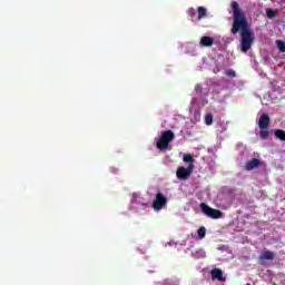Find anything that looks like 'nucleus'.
<instances>
[{
  "label": "nucleus",
  "instance_id": "20",
  "mask_svg": "<svg viewBox=\"0 0 285 285\" xmlns=\"http://www.w3.org/2000/svg\"><path fill=\"white\" fill-rule=\"evenodd\" d=\"M226 76H227V77L235 78V77H237V73L235 72V70L229 69V70L226 71Z\"/></svg>",
  "mask_w": 285,
  "mask_h": 285
},
{
  "label": "nucleus",
  "instance_id": "9",
  "mask_svg": "<svg viewBox=\"0 0 285 285\" xmlns=\"http://www.w3.org/2000/svg\"><path fill=\"white\" fill-rule=\"evenodd\" d=\"M262 165V161L257 158H253L248 160L245 165L246 170H254V168H258Z\"/></svg>",
  "mask_w": 285,
  "mask_h": 285
},
{
  "label": "nucleus",
  "instance_id": "22",
  "mask_svg": "<svg viewBox=\"0 0 285 285\" xmlns=\"http://www.w3.org/2000/svg\"><path fill=\"white\" fill-rule=\"evenodd\" d=\"M195 90H196V92H203L204 89L199 85H197L195 87Z\"/></svg>",
  "mask_w": 285,
  "mask_h": 285
},
{
  "label": "nucleus",
  "instance_id": "21",
  "mask_svg": "<svg viewBox=\"0 0 285 285\" xmlns=\"http://www.w3.org/2000/svg\"><path fill=\"white\" fill-rule=\"evenodd\" d=\"M195 9L194 8H190L189 10H188V14L190 16V17H195Z\"/></svg>",
  "mask_w": 285,
  "mask_h": 285
},
{
  "label": "nucleus",
  "instance_id": "3",
  "mask_svg": "<svg viewBox=\"0 0 285 285\" xmlns=\"http://www.w3.org/2000/svg\"><path fill=\"white\" fill-rule=\"evenodd\" d=\"M200 209L202 213H204V215H206V217H209L210 219H222L224 217V213H222V210L215 209L205 203L200 204Z\"/></svg>",
  "mask_w": 285,
  "mask_h": 285
},
{
  "label": "nucleus",
  "instance_id": "11",
  "mask_svg": "<svg viewBox=\"0 0 285 285\" xmlns=\"http://www.w3.org/2000/svg\"><path fill=\"white\" fill-rule=\"evenodd\" d=\"M193 258L194 259H204L206 258V252L204 249H196L193 252Z\"/></svg>",
  "mask_w": 285,
  "mask_h": 285
},
{
  "label": "nucleus",
  "instance_id": "17",
  "mask_svg": "<svg viewBox=\"0 0 285 285\" xmlns=\"http://www.w3.org/2000/svg\"><path fill=\"white\" fill-rule=\"evenodd\" d=\"M276 46L281 52H285V42L282 40L276 41Z\"/></svg>",
  "mask_w": 285,
  "mask_h": 285
},
{
  "label": "nucleus",
  "instance_id": "4",
  "mask_svg": "<svg viewBox=\"0 0 285 285\" xmlns=\"http://www.w3.org/2000/svg\"><path fill=\"white\" fill-rule=\"evenodd\" d=\"M195 168L194 164H189V166L186 167H178L177 171H176V177L177 179L180 180H186L188 179V177H190V175H193V169Z\"/></svg>",
  "mask_w": 285,
  "mask_h": 285
},
{
  "label": "nucleus",
  "instance_id": "13",
  "mask_svg": "<svg viewBox=\"0 0 285 285\" xmlns=\"http://www.w3.org/2000/svg\"><path fill=\"white\" fill-rule=\"evenodd\" d=\"M197 12H198V20L204 19V17H206L207 14V10L205 7H198Z\"/></svg>",
  "mask_w": 285,
  "mask_h": 285
},
{
  "label": "nucleus",
  "instance_id": "1",
  "mask_svg": "<svg viewBox=\"0 0 285 285\" xmlns=\"http://www.w3.org/2000/svg\"><path fill=\"white\" fill-rule=\"evenodd\" d=\"M232 10L233 23L230 32L232 35H238L240 32V51L248 52L253 48V43H255V32H253L246 13L239 8L237 1L232 2Z\"/></svg>",
  "mask_w": 285,
  "mask_h": 285
},
{
  "label": "nucleus",
  "instance_id": "6",
  "mask_svg": "<svg viewBox=\"0 0 285 285\" xmlns=\"http://www.w3.org/2000/svg\"><path fill=\"white\" fill-rule=\"evenodd\" d=\"M268 126H271V117L268 114H263L259 117L258 127L261 130H267Z\"/></svg>",
  "mask_w": 285,
  "mask_h": 285
},
{
  "label": "nucleus",
  "instance_id": "19",
  "mask_svg": "<svg viewBox=\"0 0 285 285\" xmlns=\"http://www.w3.org/2000/svg\"><path fill=\"white\" fill-rule=\"evenodd\" d=\"M266 14L268 19H273V17H276L277 12L273 11L272 9H266Z\"/></svg>",
  "mask_w": 285,
  "mask_h": 285
},
{
  "label": "nucleus",
  "instance_id": "16",
  "mask_svg": "<svg viewBox=\"0 0 285 285\" xmlns=\"http://www.w3.org/2000/svg\"><path fill=\"white\" fill-rule=\"evenodd\" d=\"M205 124L206 126H213V114H207L205 116Z\"/></svg>",
  "mask_w": 285,
  "mask_h": 285
},
{
  "label": "nucleus",
  "instance_id": "14",
  "mask_svg": "<svg viewBox=\"0 0 285 285\" xmlns=\"http://www.w3.org/2000/svg\"><path fill=\"white\" fill-rule=\"evenodd\" d=\"M269 135H271V132L266 129H261V131H259V137L263 141H265V139H268Z\"/></svg>",
  "mask_w": 285,
  "mask_h": 285
},
{
  "label": "nucleus",
  "instance_id": "15",
  "mask_svg": "<svg viewBox=\"0 0 285 285\" xmlns=\"http://www.w3.org/2000/svg\"><path fill=\"white\" fill-rule=\"evenodd\" d=\"M183 160L186 164H193V161H195V158H193V155H190V154H185L184 157H183Z\"/></svg>",
  "mask_w": 285,
  "mask_h": 285
},
{
  "label": "nucleus",
  "instance_id": "10",
  "mask_svg": "<svg viewBox=\"0 0 285 285\" xmlns=\"http://www.w3.org/2000/svg\"><path fill=\"white\" fill-rule=\"evenodd\" d=\"M259 262H265V259L273 261L275 259V254L271 250H265L262 253V255L258 257Z\"/></svg>",
  "mask_w": 285,
  "mask_h": 285
},
{
  "label": "nucleus",
  "instance_id": "8",
  "mask_svg": "<svg viewBox=\"0 0 285 285\" xmlns=\"http://www.w3.org/2000/svg\"><path fill=\"white\" fill-rule=\"evenodd\" d=\"M212 279H218V282H226V277H224V272L219 268H214L210 272Z\"/></svg>",
  "mask_w": 285,
  "mask_h": 285
},
{
  "label": "nucleus",
  "instance_id": "5",
  "mask_svg": "<svg viewBox=\"0 0 285 285\" xmlns=\"http://www.w3.org/2000/svg\"><path fill=\"white\" fill-rule=\"evenodd\" d=\"M167 204H168V198H166L164 194L158 193L156 194V198L153 203V208L154 210H161L163 208H165Z\"/></svg>",
  "mask_w": 285,
  "mask_h": 285
},
{
  "label": "nucleus",
  "instance_id": "18",
  "mask_svg": "<svg viewBox=\"0 0 285 285\" xmlns=\"http://www.w3.org/2000/svg\"><path fill=\"white\" fill-rule=\"evenodd\" d=\"M198 237L199 239H204V237H206V227H200L198 229Z\"/></svg>",
  "mask_w": 285,
  "mask_h": 285
},
{
  "label": "nucleus",
  "instance_id": "7",
  "mask_svg": "<svg viewBox=\"0 0 285 285\" xmlns=\"http://www.w3.org/2000/svg\"><path fill=\"white\" fill-rule=\"evenodd\" d=\"M215 43V39H213L210 36H204L200 38L199 46L202 48H210Z\"/></svg>",
  "mask_w": 285,
  "mask_h": 285
},
{
  "label": "nucleus",
  "instance_id": "2",
  "mask_svg": "<svg viewBox=\"0 0 285 285\" xmlns=\"http://www.w3.org/2000/svg\"><path fill=\"white\" fill-rule=\"evenodd\" d=\"M174 139L175 132H173V130L163 131L161 136L156 141V147L158 150H166Z\"/></svg>",
  "mask_w": 285,
  "mask_h": 285
},
{
  "label": "nucleus",
  "instance_id": "12",
  "mask_svg": "<svg viewBox=\"0 0 285 285\" xmlns=\"http://www.w3.org/2000/svg\"><path fill=\"white\" fill-rule=\"evenodd\" d=\"M274 135H275L276 139H279L281 141H285V130L276 129L274 131Z\"/></svg>",
  "mask_w": 285,
  "mask_h": 285
}]
</instances>
